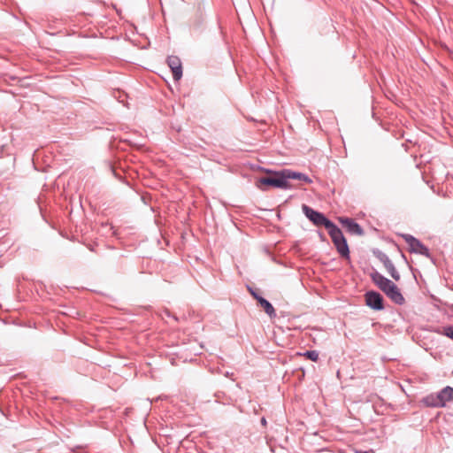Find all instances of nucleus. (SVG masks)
<instances>
[{
    "instance_id": "1",
    "label": "nucleus",
    "mask_w": 453,
    "mask_h": 453,
    "mask_svg": "<svg viewBox=\"0 0 453 453\" xmlns=\"http://www.w3.org/2000/svg\"><path fill=\"white\" fill-rule=\"evenodd\" d=\"M372 280L376 286L395 303L402 305L405 299L398 287L388 278L379 273L372 274Z\"/></svg>"
},
{
    "instance_id": "5",
    "label": "nucleus",
    "mask_w": 453,
    "mask_h": 453,
    "mask_svg": "<svg viewBox=\"0 0 453 453\" xmlns=\"http://www.w3.org/2000/svg\"><path fill=\"white\" fill-rule=\"evenodd\" d=\"M403 238L405 242L409 245L410 252L423 255L426 257H430V252L427 247H426L419 240L411 234H403Z\"/></svg>"
},
{
    "instance_id": "15",
    "label": "nucleus",
    "mask_w": 453,
    "mask_h": 453,
    "mask_svg": "<svg viewBox=\"0 0 453 453\" xmlns=\"http://www.w3.org/2000/svg\"><path fill=\"white\" fill-rule=\"evenodd\" d=\"M441 334L453 340V326H448L443 327Z\"/></svg>"
},
{
    "instance_id": "6",
    "label": "nucleus",
    "mask_w": 453,
    "mask_h": 453,
    "mask_svg": "<svg viewBox=\"0 0 453 453\" xmlns=\"http://www.w3.org/2000/svg\"><path fill=\"white\" fill-rule=\"evenodd\" d=\"M365 303L367 306L375 311L384 309L383 297L376 291H367L365 295Z\"/></svg>"
},
{
    "instance_id": "16",
    "label": "nucleus",
    "mask_w": 453,
    "mask_h": 453,
    "mask_svg": "<svg viewBox=\"0 0 453 453\" xmlns=\"http://www.w3.org/2000/svg\"><path fill=\"white\" fill-rule=\"evenodd\" d=\"M249 290L251 294V296L257 301V298L262 297L259 296L256 291H254L252 288H249Z\"/></svg>"
},
{
    "instance_id": "8",
    "label": "nucleus",
    "mask_w": 453,
    "mask_h": 453,
    "mask_svg": "<svg viewBox=\"0 0 453 453\" xmlns=\"http://www.w3.org/2000/svg\"><path fill=\"white\" fill-rule=\"evenodd\" d=\"M339 221L342 223V225L344 227H346L347 231L349 234H355V235H359V236L364 234L363 228L360 226L359 224H357L356 221H354V219H349V218L341 217V218H339Z\"/></svg>"
},
{
    "instance_id": "4",
    "label": "nucleus",
    "mask_w": 453,
    "mask_h": 453,
    "mask_svg": "<svg viewBox=\"0 0 453 453\" xmlns=\"http://www.w3.org/2000/svg\"><path fill=\"white\" fill-rule=\"evenodd\" d=\"M303 211L316 226H325L326 230H329L334 225V223L328 219L323 213L313 210L306 204L303 205Z\"/></svg>"
},
{
    "instance_id": "7",
    "label": "nucleus",
    "mask_w": 453,
    "mask_h": 453,
    "mask_svg": "<svg viewBox=\"0 0 453 453\" xmlns=\"http://www.w3.org/2000/svg\"><path fill=\"white\" fill-rule=\"evenodd\" d=\"M377 257L384 265L385 268L387 269V271L390 274V276L395 280L398 281L401 278L400 274L397 272V270L395 269L393 262L388 257V255L380 251L377 255Z\"/></svg>"
},
{
    "instance_id": "10",
    "label": "nucleus",
    "mask_w": 453,
    "mask_h": 453,
    "mask_svg": "<svg viewBox=\"0 0 453 453\" xmlns=\"http://www.w3.org/2000/svg\"><path fill=\"white\" fill-rule=\"evenodd\" d=\"M285 173L287 176V181H288V180L290 179H293L299 180L309 184L312 182V180L308 175L302 173L295 172L289 169H285Z\"/></svg>"
},
{
    "instance_id": "14",
    "label": "nucleus",
    "mask_w": 453,
    "mask_h": 453,
    "mask_svg": "<svg viewBox=\"0 0 453 453\" xmlns=\"http://www.w3.org/2000/svg\"><path fill=\"white\" fill-rule=\"evenodd\" d=\"M299 355H301V353H299ZM302 356L313 362H317L319 360V352L317 350H307L303 353Z\"/></svg>"
},
{
    "instance_id": "12",
    "label": "nucleus",
    "mask_w": 453,
    "mask_h": 453,
    "mask_svg": "<svg viewBox=\"0 0 453 453\" xmlns=\"http://www.w3.org/2000/svg\"><path fill=\"white\" fill-rule=\"evenodd\" d=\"M424 403L429 407H443L442 400L439 397V394L430 395L424 398Z\"/></svg>"
},
{
    "instance_id": "11",
    "label": "nucleus",
    "mask_w": 453,
    "mask_h": 453,
    "mask_svg": "<svg viewBox=\"0 0 453 453\" xmlns=\"http://www.w3.org/2000/svg\"><path fill=\"white\" fill-rule=\"evenodd\" d=\"M257 303L261 308L264 309L265 312L271 318L276 317V311L272 303L264 297L257 298Z\"/></svg>"
},
{
    "instance_id": "2",
    "label": "nucleus",
    "mask_w": 453,
    "mask_h": 453,
    "mask_svg": "<svg viewBox=\"0 0 453 453\" xmlns=\"http://www.w3.org/2000/svg\"><path fill=\"white\" fill-rule=\"evenodd\" d=\"M256 186L261 190H265V186H271L284 189L290 188L289 182L287 181L285 169L280 172H276L273 175L259 178L256 182Z\"/></svg>"
},
{
    "instance_id": "3",
    "label": "nucleus",
    "mask_w": 453,
    "mask_h": 453,
    "mask_svg": "<svg viewBox=\"0 0 453 453\" xmlns=\"http://www.w3.org/2000/svg\"><path fill=\"white\" fill-rule=\"evenodd\" d=\"M327 232L341 257L349 259V249L342 230L334 224Z\"/></svg>"
},
{
    "instance_id": "13",
    "label": "nucleus",
    "mask_w": 453,
    "mask_h": 453,
    "mask_svg": "<svg viewBox=\"0 0 453 453\" xmlns=\"http://www.w3.org/2000/svg\"><path fill=\"white\" fill-rule=\"evenodd\" d=\"M438 394L439 397L442 400L443 406H445L447 402L453 400V388L449 386L442 388Z\"/></svg>"
},
{
    "instance_id": "9",
    "label": "nucleus",
    "mask_w": 453,
    "mask_h": 453,
    "mask_svg": "<svg viewBox=\"0 0 453 453\" xmlns=\"http://www.w3.org/2000/svg\"><path fill=\"white\" fill-rule=\"evenodd\" d=\"M168 66L171 68L174 81L182 77V66L180 59L176 56H170L167 58Z\"/></svg>"
},
{
    "instance_id": "17",
    "label": "nucleus",
    "mask_w": 453,
    "mask_h": 453,
    "mask_svg": "<svg viewBox=\"0 0 453 453\" xmlns=\"http://www.w3.org/2000/svg\"><path fill=\"white\" fill-rule=\"evenodd\" d=\"M266 423H267V422H266L265 418H261V424H262L263 426H266Z\"/></svg>"
}]
</instances>
